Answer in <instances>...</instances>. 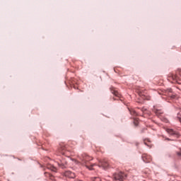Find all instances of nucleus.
<instances>
[{"mask_svg":"<svg viewBox=\"0 0 181 181\" xmlns=\"http://www.w3.org/2000/svg\"><path fill=\"white\" fill-rule=\"evenodd\" d=\"M134 125H138V119H134Z\"/></svg>","mask_w":181,"mask_h":181,"instance_id":"a211bd4d","label":"nucleus"},{"mask_svg":"<svg viewBox=\"0 0 181 181\" xmlns=\"http://www.w3.org/2000/svg\"><path fill=\"white\" fill-rule=\"evenodd\" d=\"M167 132L170 134V135H173L174 136H176V138H179V133L172 129H167Z\"/></svg>","mask_w":181,"mask_h":181,"instance_id":"6e6552de","label":"nucleus"},{"mask_svg":"<svg viewBox=\"0 0 181 181\" xmlns=\"http://www.w3.org/2000/svg\"><path fill=\"white\" fill-rule=\"evenodd\" d=\"M92 181H101V178L100 177H94Z\"/></svg>","mask_w":181,"mask_h":181,"instance_id":"dca6fc26","label":"nucleus"},{"mask_svg":"<svg viewBox=\"0 0 181 181\" xmlns=\"http://www.w3.org/2000/svg\"><path fill=\"white\" fill-rule=\"evenodd\" d=\"M51 170H52V172H56V170H57V168H56V167L54 166H51Z\"/></svg>","mask_w":181,"mask_h":181,"instance_id":"f3484780","label":"nucleus"},{"mask_svg":"<svg viewBox=\"0 0 181 181\" xmlns=\"http://www.w3.org/2000/svg\"><path fill=\"white\" fill-rule=\"evenodd\" d=\"M64 176L66 177H70L71 179H74V177H76V174L71 171H66L64 173Z\"/></svg>","mask_w":181,"mask_h":181,"instance_id":"0eeeda50","label":"nucleus"},{"mask_svg":"<svg viewBox=\"0 0 181 181\" xmlns=\"http://www.w3.org/2000/svg\"><path fill=\"white\" fill-rule=\"evenodd\" d=\"M108 166H109V164H108V162H107V161L101 162L99 164V167L100 168H103V169H107V168H108Z\"/></svg>","mask_w":181,"mask_h":181,"instance_id":"9d476101","label":"nucleus"},{"mask_svg":"<svg viewBox=\"0 0 181 181\" xmlns=\"http://www.w3.org/2000/svg\"><path fill=\"white\" fill-rule=\"evenodd\" d=\"M141 111H146V109L142 108V109H141Z\"/></svg>","mask_w":181,"mask_h":181,"instance_id":"412c9836","label":"nucleus"},{"mask_svg":"<svg viewBox=\"0 0 181 181\" xmlns=\"http://www.w3.org/2000/svg\"><path fill=\"white\" fill-rule=\"evenodd\" d=\"M165 94H167L168 97L171 98V100H175V98H177V96L173 93L172 88L167 89Z\"/></svg>","mask_w":181,"mask_h":181,"instance_id":"20e7f679","label":"nucleus"},{"mask_svg":"<svg viewBox=\"0 0 181 181\" xmlns=\"http://www.w3.org/2000/svg\"><path fill=\"white\" fill-rule=\"evenodd\" d=\"M95 164H92L90 166H88L87 165L86 166L88 169H89V170H93V166H95Z\"/></svg>","mask_w":181,"mask_h":181,"instance_id":"4468645a","label":"nucleus"},{"mask_svg":"<svg viewBox=\"0 0 181 181\" xmlns=\"http://www.w3.org/2000/svg\"><path fill=\"white\" fill-rule=\"evenodd\" d=\"M177 155L178 157L180 158L181 159V148H180L177 152H176Z\"/></svg>","mask_w":181,"mask_h":181,"instance_id":"2eb2a0df","label":"nucleus"},{"mask_svg":"<svg viewBox=\"0 0 181 181\" xmlns=\"http://www.w3.org/2000/svg\"><path fill=\"white\" fill-rule=\"evenodd\" d=\"M144 131H145V129H144L143 130H141V132H144Z\"/></svg>","mask_w":181,"mask_h":181,"instance_id":"4be33fe9","label":"nucleus"},{"mask_svg":"<svg viewBox=\"0 0 181 181\" xmlns=\"http://www.w3.org/2000/svg\"><path fill=\"white\" fill-rule=\"evenodd\" d=\"M50 176V174L47 173H45V176Z\"/></svg>","mask_w":181,"mask_h":181,"instance_id":"6ab92c4d","label":"nucleus"},{"mask_svg":"<svg viewBox=\"0 0 181 181\" xmlns=\"http://www.w3.org/2000/svg\"><path fill=\"white\" fill-rule=\"evenodd\" d=\"M58 152L62 155H64L65 156H69V151L66 150V147H60L58 149Z\"/></svg>","mask_w":181,"mask_h":181,"instance_id":"423d86ee","label":"nucleus"},{"mask_svg":"<svg viewBox=\"0 0 181 181\" xmlns=\"http://www.w3.org/2000/svg\"><path fill=\"white\" fill-rule=\"evenodd\" d=\"M110 91L112 94H114L115 95V97H118V98L121 97V94H119V93L118 92V90H117V89H115V88L111 87Z\"/></svg>","mask_w":181,"mask_h":181,"instance_id":"1a4fd4ad","label":"nucleus"},{"mask_svg":"<svg viewBox=\"0 0 181 181\" xmlns=\"http://www.w3.org/2000/svg\"><path fill=\"white\" fill-rule=\"evenodd\" d=\"M80 158L83 163H86V164H87V162H90V160H93V157H90V156L87 155V153H83Z\"/></svg>","mask_w":181,"mask_h":181,"instance_id":"7ed1b4c3","label":"nucleus"},{"mask_svg":"<svg viewBox=\"0 0 181 181\" xmlns=\"http://www.w3.org/2000/svg\"><path fill=\"white\" fill-rule=\"evenodd\" d=\"M142 159L145 163H150V162H152V157L146 153L142 155Z\"/></svg>","mask_w":181,"mask_h":181,"instance_id":"39448f33","label":"nucleus"},{"mask_svg":"<svg viewBox=\"0 0 181 181\" xmlns=\"http://www.w3.org/2000/svg\"><path fill=\"white\" fill-rule=\"evenodd\" d=\"M125 177H127V175H125L122 172L115 173L113 175V179L115 180L124 181V179H125Z\"/></svg>","mask_w":181,"mask_h":181,"instance_id":"f03ea898","label":"nucleus"},{"mask_svg":"<svg viewBox=\"0 0 181 181\" xmlns=\"http://www.w3.org/2000/svg\"><path fill=\"white\" fill-rule=\"evenodd\" d=\"M153 111L156 115H160V114H163V112L161 110H158L154 107Z\"/></svg>","mask_w":181,"mask_h":181,"instance_id":"9b49d317","label":"nucleus"},{"mask_svg":"<svg viewBox=\"0 0 181 181\" xmlns=\"http://www.w3.org/2000/svg\"><path fill=\"white\" fill-rule=\"evenodd\" d=\"M145 145H147V146H149V144H146V141H144Z\"/></svg>","mask_w":181,"mask_h":181,"instance_id":"aec40b11","label":"nucleus"},{"mask_svg":"<svg viewBox=\"0 0 181 181\" xmlns=\"http://www.w3.org/2000/svg\"><path fill=\"white\" fill-rule=\"evenodd\" d=\"M58 165L59 166V168H62V169H64V168H66V163H58Z\"/></svg>","mask_w":181,"mask_h":181,"instance_id":"f8f14e48","label":"nucleus"},{"mask_svg":"<svg viewBox=\"0 0 181 181\" xmlns=\"http://www.w3.org/2000/svg\"><path fill=\"white\" fill-rule=\"evenodd\" d=\"M168 80H173L175 83H179L181 80V70L178 72L177 74H170L168 76Z\"/></svg>","mask_w":181,"mask_h":181,"instance_id":"f257e3e1","label":"nucleus"},{"mask_svg":"<svg viewBox=\"0 0 181 181\" xmlns=\"http://www.w3.org/2000/svg\"><path fill=\"white\" fill-rule=\"evenodd\" d=\"M130 114H131V115H134V116L138 115V113H136V111H135L134 110H130Z\"/></svg>","mask_w":181,"mask_h":181,"instance_id":"ddd939ff","label":"nucleus"}]
</instances>
